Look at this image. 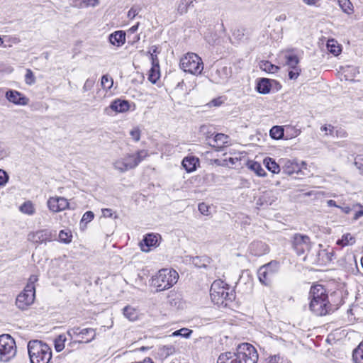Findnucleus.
<instances>
[{
  "label": "nucleus",
  "mask_w": 363,
  "mask_h": 363,
  "mask_svg": "<svg viewBox=\"0 0 363 363\" xmlns=\"http://www.w3.org/2000/svg\"><path fill=\"white\" fill-rule=\"evenodd\" d=\"M308 298L310 299L309 309L315 315H325L334 310L328 300L326 289L322 285L312 286Z\"/></svg>",
  "instance_id": "nucleus-1"
},
{
  "label": "nucleus",
  "mask_w": 363,
  "mask_h": 363,
  "mask_svg": "<svg viewBox=\"0 0 363 363\" xmlns=\"http://www.w3.org/2000/svg\"><path fill=\"white\" fill-rule=\"evenodd\" d=\"M67 336L69 337V342L67 344L68 348H70L69 352L74 349L78 345L87 344L92 342L96 336L95 329L74 326L69 328L67 331Z\"/></svg>",
  "instance_id": "nucleus-2"
},
{
  "label": "nucleus",
  "mask_w": 363,
  "mask_h": 363,
  "mask_svg": "<svg viewBox=\"0 0 363 363\" xmlns=\"http://www.w3.org/2000/svg\"><path fill=\"white\" fill-rule=\"evenodd\" d=\"M28 351L31 363H50L51 360V348L41 340H30Z\"/></svg>",
  "instance_id": "nucleus-3"
},
{
  "label": "nucleus",
  "mask_w": 363,
  "mask_h": 363,
  "mask_svg": "<svg viewBox=\"0 0 363 363\" xmlns=\"http://www.w3.org/2000/svg\"><path fill=\"white\" fill-rule=\"evenodd\" d=\"M179 279L178 273L172 269H162L152 276L150 286L156 289V292L167 290L173 286Z\"/></svg>",
  "instance_id": "nucleus-4"
},
{
  "label": "nucleus",
  "mask_w": 363,
  "mask_h": 363,
  "mask_svg": "<svg viewBox=\"0 0 363 363\" xmlns=\"http://www.w3.org/2000/svg\"><path fill=\"white\" fill-rule=\"evenodd\" d=\"M147 156V150H138L135 153L126 154L124 157L116 160L113 162V166L116 170L124 173L135 169Z\"/></svg>",
  "instance_id": "nucleus-5"
},
{
  "label": "nucleus",
  "mask_w": 363,
  "mask_h": 363,
  "mask_svg": "<svg viewBox=\"0 0 363 363\" xmlns=\"http://www.w3.org/2000/svg\"><path fill=\"white\" fill-rule=\"evenodd\" d=\"M180 67L192 74H201L203 69L201 58L195 53H187L180 60Z\"/></svg>",
  "instance_id": "nucleus-6"
},
{
  "label": "nucleus",
  "mask_w": 363,
  "mask_h": 363,
  "mask_svg": "<svg viewBox=\"0 0 363 363\" xmlns=\"http://www.w3.org/2000/svg\"><path fill=\"white\" fill-rule=\"evenodd\" d=\"M16 346L14 339L9 334L0 335V360L9 362L16 356Z\"/></svg>",
  "instance_id": "nucleus-7"
},
{
  "label": "nucleus",
  "mask_w": 363,
  "mask_h": 363,
  "mask_svg": "<svg viewBox=\"0 0 363 363\" xmlns=\"http://www.w3.org/2000/svg\"><path fill=\"white\" fill-rule=\"evenodd\" d=\"M279 269V263L272 261L261 266L257 271L259 281L265 286H270Z\"/></svg>",
  "instance_id": "nucleus-8"
},
{
  "label": "nucleus",
  "mask_w": 363,
  "mask_h": 363,
  "mask_svg": "<svg viewBox=\"0 0 363 363\" xmlns=\"http://www.w3.org/2000/svg\"><path fill=\"white\" fill-rule=\"evenodd\" d=\"M292 247L297 255H305L303 260H306L308 257L307 253L311 247V239L306 235L296 233L293 237Z\"/></svg>",
  "instance_id": "nucleus-9"
},
{
  "label": "nucleus",
  "mask_w": 363,
  "mask_h": 363,
  "mask_svg": "<svg viewBox=\"0 0 363 363\" xmlns=\"http://www.w3.org/2000/svg\"><path fill=\"white\" fill-rule=\"evenodd\" d=\"M35 297V289L30 285H26L24 290L16 297V306L18 308L26 310L34 302Z\"/></svg>",
  "instance_id": "nucleus-10"
},
{
  "label": "nucleus",
  "mask_w": 363,
  "mask_h": 363,
  "mask_svg": "<svg viewBox=\"0 0 363 363\" xmlns=\"http://www.w3.org/2000/svg\"><path fill=\"white\" fill-rule=\"evenodd\" d=\"M230 74V67L218 63L211 68V80L216 84H224L228 81Z\"/></svg>",
  "instance_id": "nucleus-11"
},
{
  "label": "nucleus",
  "mask_w": 363,
  "mask_h": 363,
  "mask_svg": "<svg viewBox=\"0 0 363 363\" xmlns=\"http://www.w3.org/2000/svg\"><path fill=\"white\" fill-rule=\"evenodd\" d=\"M322 247L321 244L318 245L319 249L316 251L315 256L312 258V261L319 265H326L333 260L334 251L330 247L321 249Z\"/></svg>",
  "instance_id": "nucleus-12"
},
{
  "label": "nucleus",
  "mask_w": 363,
  "mask_h": 363,
  "mask_svg": "<svg viewBox=\"0 0 363 363\" xmlns=\"http://www.w3.org/2000/svg\"><path fill=\"white\" fill-rule=\"evenodd\" d=\"M228 285L221 280H216L213 282L210 289V295L213 303H220L222 296L225 293Z\"/></svg>",
  "instance_id": "nucleus-13"
},
{
  "label": "nucleus",
  "mask_w": 363,
  "mask_h": 363,
  "mask_svg": "<svg viewBox=\"0 0 363 363\" xmlns=\"http://www.w3.org/2000/svg\"><path fill=\"white\" fill-rule=\"evenodd\" d=\"M47 204L48 208L53 213L62 211L69 208V202L64 197H50Z\"/></svg>",
  "instance_id": "nucleus-14"
},
{
  "label": "nucleus",
  "mask_w": 363,
  "mask_h": 363,
  "mask_svg": "<svg viewBox=\"0 0 363 363\" xmlns=\"http://www.w3.org/2000/svg\"><path fill=\"white\" fill-rule=\"evenodd\" d=\"M6 98L16 105L25 106L28 104L29 99L16 90H9L6 93Z\"/></svg>",
  "instance_id": "nucleus-15"
},
{
  "label": "nucleus",
  "mask_w": 363,
  "mask_h": 363,
  "mask_svg": "<svg viewBox=\"0 0 363 363\" xmlns=\"http://www.w3.org/2000/svg\"><path fill=\"white\" fill-rule=\"evenodd\" d=\"M284 65L289 68L298 67V64L300 62V57L295 49H289L283 52Z\"/></svg>",
  "instance_id": "nucleus-16"
},
{
  "label": "nucleus",
  "mask_w": 363,
  "mask_h": 363,
  "mask_svg": "<svg viewBox=\"0 0 363 363\" xmlns=\"http://www.w3.org/2000/svg\"><path fill=\"white\" fill-rule=\"evenodd\" d=\"M251 255L260 257L269 252V248L268 245L262 241H254L249 247Z\"/></svg>",
  "instance_id": "nucleus-17"
},
{
  "label": "nucleus",
  "mask_w": 363,
  "mask_h": 363,
  "mask_svg": "<svg viewBox=\"0 0 363 363\" xmlns=\"http://www.w3.org/2000/svg\"><path fill=\"white\" fill-rule=\"evenodd\" d=\"M277 200V196L272 191L262 192L256 201L257 206L265 207L272 205Z\"/></svg>",
  "instance_id": "nucleus-18"
},
{
  "label": "nucleus",
  "mask_w": 363,
  "mask_h": 363,
  "mask_svg": "<svg viewBox=\"0 0 363 363\" xmlns=\"http://www.w3.org/2000/svg\"><path fill=\"white\" fill-rule=\"evenodd\" d=\"M158 242V238L155 234L146 235L140 242L141 250L145 252L150 251L152 247H156Z\"/></svg>",
  "instance_id": "nucleus-19"
},
{
  "label": "nucleus",
  "mask_w": 363,
  "mask_h": 363,
  "mask_svg": "<svg viewBox=\"0 0 363 363\" xmlns=\"http://www.w3.org/2000/svg\"><path fill=\"white\" fill-rule=\"evenodd\" d=\"M280 164L282 166L284 173L288 175H291L300 171L298 164L294 160H291L289 159H281Z\"/></svg>",
  "instance_id": "nucleus-20"
},
{
  "label": "nucleus",
  "mask_w": 363,
  "mask_h": 363,
  "mask_svg": "<svg viewBox=\"0 0 363 363\" xmlns=\"http://www.w3.org/2000/svg\"><path fill=\"white\" fill-rule=\"evenodd\" d=\"M109 42L117 47H120L125 43V33L123 30H118L109 35Z\"/></svg>",
  "instance_id": "nucleus-21"
},
{
  "label": "nucleus",
  "mask_w": 363,
  "mask_h": 363,
  "mask_svg": "<svg viewBox=\"0 0 363 363\" xmlns=\"http://www.w3.org/2000/svg\"><path fill=\"white\" fill-rule=\"evenodd\" d=\"M130 108L129 104L125 100H114L109 106V108L116 113H123L127 111Z\"/></svg>",
  "instance_id": "nucleus-22"
},
{
  "label": "nucleus",
  "mask_w": 363,
  "mask_h": 363,
  "mask_svg": "<svg viewBox=\"0 0 363 363\" xmlns=\"http://www.w3.org/2000/svg\"><path fill=\"white\" fill-rule=\"evenodd\" d=\"M198 163L199 159L193 156L186 157L182 160V166L187 172H191L196 170Z\"/></svg>",
  "instance_id": "nucleus-23"
},
{
  "label": "nucleus",
  "mask_w": 363,
  "mask_h": 363,
  "mask_svg": "<svg viewBox=\"0 0 363 363\" xmlns=\"http://www.w3.org/2000/svg\"><path fill=\"white\" fill-rule=\"evenodd\" d=\"M271 88L272 85L270 83V80L267 78L260 79L256 86L257 91L262 94L269 93Z\"/></svg>",
  "instance_id": "nucleus-24"
},
{
  "label": "nucleus",
  "mask_w": 363,
  "mask_h": 363,
  "mask_svg": "<svg viewBox=\"0 0 363 363\" xmlns=\"http://www.w3.org/2000/svg\"><path fill=\"white\" fill-rule=\"evenodd\" d=\"M217 363H240V362L237 361L234 353L226 352L219 355Z\"/></svg>",
  "instance_id": "nucleus-25"
},
{
  "label": "nucleus",
  "mask_w": 363,
  "mask_h": 363,
  "mask_svg": "<svg viewBox=\"0 0 363 363\" xmlns=\"http://www.w3.org/2000/svg\"><path fill=\"white\" fill-rule=\"evenodd\" d=\"M228 136L223 134V133H217L213 139V143H211V145L217 147V148H221L224 144L228 143Z\"/></svg>",
  "instance_id": "nucleus-26"
},
{
  "label": "nucleus",
  "mask_w": 363,
  "mask_h": 363,
  "mask_svg": "<svg viewBox=\"0 0 363 363\" xmlns=\"http://www.w3.org/2000/svg\"><path fill=\"white\" fill-rule=\"evenodd\" d=\"M67 334H60L57 335L55 340V349L57 352L62 351L65 347V342L67 341Z\"/></svg>",
  "instance_id": "nucleus-27"
},
{
  "label": "nucleus",
  "mask_w": 363,
  "mask_h": 363,
  "mask_svg": "<svg viewBox=\"0 0 363 363\" xmlns=\"http://www.w3.org/2000/svg\"><path fill=\"white\" fill-rule=\"evenodd\" d=\"M264 164L266 168L274 174L280 172V164H277L274 160L267 157L264 160Z\"/></svg>",
  "instance_id": "nucleus-28"
},
{
  "label": "nucleus",
  "mask_w": 363,
  "mask_h": 363,
  "mask_svg": "<svg viewBox=\"0 0 363 363\" xmlns=\"http://www.w3.org/2000/svg\"><path fill=\"white\" fill-rule=\"evenodd\" d=\"M355 238L350 233L344 234L342 238L337 240V245L342 247L352 245L355 242Z\"/></svg>",
  "instance_id": "nucleus-29"
},
{
  "label": "nucleus",
  "mask_w": 363,
  "mask_h": 363,
  "mask_svg": "<svg viewBox=\"0 0 363 363\" xmlns=\"http://www.w3.org/2000/svg\"><path fill=\"white\" fill-rule=\"evenodd\" d=\"M229 287L225 289V293L222 296L221 300L220 301V303H214L215 304L218 305V306H228V301H232L235 298V294L233 293V290L230 291Z\"/></svg>",
  "instance_id": "nucleus-30"
},
{
  "label": "nucleus",
  "mask_w": 363,
  "mask_h": 363,
  "mask_svg": "<svg viewBox=\"0 0 363 363\" xmlns=\"http://www.w3.org/2000/svg\"><path fill=\"white\" fill-rule=\"evenodd\" d=\"M247 167L256 173L259 177H264L266 175V172L264 169L262 167L261 164L255 161H249L247 163Z\"/></svg>",
  "instance_id": "nucleus-31"
},
{
  "label": "nucleus",
  "mask_w": 363,
  "mask_h": 363,
  "mask_svg": "<svg viewBox=\"0 0 363 363\" xmlns=\"http://www.w3.org/2000/svg\"><path fill=\"white\" fill-rule=\"evenodd\" d=\"M211 262V258L207 256L195 257L192 258V263L199 268L206 267Z\"/></svg>",
  "instance_id": "nucleus-32"
},
{
  "label": "nucleus",
  "mask_w": 363,
  "mask_h": 363,
  "mask_svg": "<svg viewBox=\"0 0 363 363\" xmlns=\"http://www.w3.org/2000/svg\"><path fill=\"white\" fill-rule=\"evenodd\" d=\"M123 313L124 316L130 321L137 320L138 317V312L137 310L130 306H125L123 310Z\"/></svg>",
  "instance_id": "nucleus-33"
},
{
  "label": "nucleus",
  "mask_w": 363,
  "mask_h": 363,
  "mask_svg": "<svg viewBox=\"0 0 363 363\" xmlns=\"http://www.w3.org/2000/svg\"><path fill=\"white\" fill-rule=\"evenodd\" d=\"M327 48L328 51L335 56L338 55L342 50L340 46L337 45V42L333 39L328 40Z\"/></svg>",
  "instance_id": "nucleus-34"
},
{
  "label": "nucleus",
  "mask_w": 363,
  "mask_h": 363,
  "mask_svg": "<svg viewBox=\"0 0 363 363\" xmlns=\"http://www.w3.org/2000/svg\"><path fill=\"white\" fill-rule=\"evenodd\" d=\"M343 12L352 14L354 11L353 5L350 0H337Z\"/></svg>",
  "instance_id": "nucleus-35"
},
{
  "label": "nucleus",
  "mask_w": 363,
  "mask_h": 363,
  "mask_svg": "<svg viewBox=\"0 0 363 363\" xmlns=\"http://www.w3.org/2000/svg\"><path fill=\"white\" fill-rule=\"evenodd\" d=\"M352 358L355 363H363V342L353 351Z\"/></svg>",
  "instance_id": "nucleus-36"
},
{
  "label": "nucleus",
  "mask_w": 363,
  "mask_h": 363,
  "mask_svg": "<svg viewBox=\"0 0 363 363\" xmlns=\"http://www.w3.org/2000/svg\"><path fill=\"white\" fill-rule=\"evenodd\" d=\"M284 130L281 126L275 125L273 126L270 131V136L275 140L281 139L284 138Z\"/></svg>",
  "instance_id": "nucleus-37"
},
{
  "label": "nucleus",
  "mask_w": 363,
  "mask_h": 363,
  "mask_svg": "<svg viewBox=\"0 0 363 363\" xmlns=\"http://www.w3.org/2000/svg\"><path fill=\"white\" fill-rule=\"evenodd\" d=\"M260 68L262 70L269 73H275L279 69V67L278 66L272 64L269 61L261 62Z\"/></svg>",
  "instance_id": "nucleus-38"
},
{
  "label": "nucleus",
  "mask_w": 363,
  "mask_h": 363,
  "mask_svg": "<svg viewBox=\"0 0 363 363\" xmlns=\"http://www.w3.org/2000/svg\"><path fill=\"white\" fill-rule=\"evenodd\" d=\"M20 211L28 215H33L35 213V208L31 201H26L20 206Z\"/></svg>",
  "instance_id": "nucleus-39"
},
{
  "label": "nucleus",
  "mask_w": 363,
  "mask_h": 363,
  "mask_svg": "<svg viewBox=\"0 0 363 363\" xmlns=\"http://www.w3.org/2000/svg\"><path fill=\"white\" fill-rule=\"evenodd\" d=\"M193 333V331L189 328H181L179 330H177L176 331H174L173 333H172V336H182L183 337H185V338H189L191 333Z\"/></svg>",
  "instance_id": "nucleus-40"
},
{
  "label": "nucleus",
  "mask_w": 363,
  "mask_h": 363,
  "mask_svg": "<svg viewBox=\"0 0 363 363\" xmlns=\"http://www.w3.org/2000/svg\"><path fill=\"white\" fill-rule=\"evenodd\" d=\"M101 84L104 89H110L113 86V81L112 78L108 77V75L105 74L101 77Z\"/></svg>",
  "instance_id": "nucleus-41"
},
{
  "label": "nucleus",
  "mask_w": 363,
  "mask_h": 363,
  "mask_svg": "<svg viewBox=\"0 0 363 363\" xmlns=\"http://www.w3.org/2000/svg\"><path fill=\"white\" fill-rule=\"evenodd\" d=\"M352 213L354 214L353 220H358L363 216V206L359 204L353 205Z\"/></svg>",
  "instance_id": "nucleus-42"
},
{
  "label": "nucleus",
  "mask_w": 363,
  "mask_h": 363,
  "mask_svg": "<svg viewBox=\"0 0 363 363\" xmlns=\"http://www.w3.org/2000/svg\"><path fill=\"white\" fill-rule=\"evenodd\" d=\"M190 6H191V4L187 0H181L178 5L177 11L180 14H183L187 12L188 8Z\"/></svg>",
  "instance_id": "nucleus-43"
},
{
  "label": "nucleus",
  "mask_w": 363,
  "mask_h": 363,
  "mask_svg": "<svg viewBox=\"0 0 363 363\" xmlns=\"http://www.w3.org/2000/svg\"><path fill=\"white\" fill-rule=\"evenodd\" d=\"M25 82L28 85H32L35 82V77L34 74L30 69L26 70V74L25 75Z\"/></svg>",
  "instance_id": "nucleus-44"
},
{
  "label": "nucleus",
  "mask_w": 363,
  "mask_h": 363,
  "mask_svg": "<svg viewBox=\"0 0 363 363\" xmlns=\"http://www.w3.org/2000/svg\"><path fill=\"white\" fill-rule=\"evenodd\" d=\"M267 363H283L284 357L279 354L271 355L266 359Z\"/></svg>",
  "instance_id": "nucleus-45"
},
{
  "label": "nucleus",
  "mask_w": 363,
  "mask_h": 363,
  "mask_svg": "<svg viewBox=\"0 0 363 363\" xmlns=\"http://www.w3.org/2000/svg\"><path fill=\"white\" fill-rule=\"evenodd\" d=\"M291 70L289 72V77L290 79H296L300 75L301 73V68L295 67V68H290Z\"/></svg>",
  "instance_id": "nucleus-46"
},
{
  "label": "nucleus",
  "mask_w": 363,
  "mask_h": 363,
  "mask_svg": "<svg viewBox=\"0 0 363 363\" xmlns=\"http://www.w3.org/2000/svg\"><path fill=\"white\" fill-rule=\"evenodd\" d=\"M72 235L69 233H66L64 230H61L59 233V238L61 241L69 243L71 242Z\"/></svg>",
  "instance_id": "nucleus-47"
},
{
  "label": "nucleus",
  "mask_w": 363,
  "mask_h": 363,
  "mask_svg": "<svg viewBox=\"0 0 363 363\" xmlns=\"http://www.w3.org/2000/svg\"><path fill=\"white\" fill-rule=\"evenodd\" d=\"M9 180V175L7 173L0 169V186H4Z\"/></svg>",
  "instance_id": "nucleus-48"
},
{
  "label": "nucleus",
  "mask_w": 363,
  "mask_h": 363,
  "mask_svg": "<svg viewBox=\"0 0 363 363\" xmlns=\"http://www.w3.org/2000/svg\"><path fill=\"white\" fill-rule=\"evenodd\" d=\"M130 135L134 141L138 142L140 138V131L138 128H134L130 132Z\"/></svg>",
  "instance_id": "nucleus-49"
},
{
  "label": "nucleus",
  "mask_w": 363,
  "mask_h": 363,
  "mask_svg": "<svg viewBox=\"0 0 363 363\" xmlns=\"http://www.w3.org/2000/svg\"><path fill=\"white\" fill-rule=\"evenodd\" d=\"M94 84V80L90 79H86L83 86V88H82L83 91L86 92V91H88L89 90H90L93 87Z\"/></svg>",
  "instance_id": "nucleus-50"
},
{
  "label": "nucleus",
  "mask_w": 363,
  "mask_h": 363,
  "mask_svg": "<svg viewBox=\"0 0 363 363\" xmlns=\"http://www.w3.org/2000/svg\"><path fill=\"white\" fill-rule=\"evenodd\" d=\"M322 131H325L326 135H333L334 127L332 125H323L320 128Z\"/></svg>",
  "instance_id": "nucleus-51"
},
{
  "label": "nucleus",
  "mask_w": 363,
  "mask_h": 363,
  "mask_svg": "<svg viewBox=\"0 0 363 363\" xmlns=\"http://www.w3.org/2000/svg\"><path fill=\"white\" fill-rule=\"evenodd\" d=\"M94 217V214L92 211H86L82 216V221L86 223L90 222Z\"/></svg>",
  "instance_id": "nucleus-52"
},
{
  "label": "nucleus",
  "mask_w": 363,
  "mask_h": 363,
  "mask_svg": "<svg viewBox=\"0 0 363 363\" xmlns=\"http://www.w3.org/2000/svg\"><path fill=\"white\" fill-rule=\"evenodd\" d=\"M155 67H152L151 69V73L149 75V80L152 82V83H156V81L159 78V74L157 72H155Z\"/></svg>",
  "instance_id": "nucleus-53"
},
{
  "label": "nucleus",
  "mask_w": 363,
  "mask_h": 363,
  "mask_svg": "<svg viewBox=\"0 0 363 363\" xmlns=\"http://www.w3.org/2000/svg\"><path fill=\"white\" fill-rule=\"evenodd\" d=\"M347 71H350L352 74V75L351 76V78H350L349 77L347 76V74H345L347 80H353V77H355L356 74L359 73L357 69L354 67H348L347 69L345 70V72H347Z\"/></svg>",
  "instance_id": "nucleus-54"
},
{
  "label": "nucleus",
  "mask_w": 363,
  "mask_h": 363,
  "mask_svg": "<svg viewBox=\"0 0 363 363\" xmlns=\"http://www.w3.org/2000/svg\"><path fill=\"white\" fill-rule=\"evenodd\" d=\"M209 207L204 203H201L199 204V211L203 215L208 214Z\"/></svg>",
  "instance_id": "nucleus-55"
},
{
  "label": "nucleus",
  "mask_w": 363,
  "mask_h": 363,
  "mask_svg": "<svg viewBox=\"0 0 363 363\" xmlns=\"http://www.w3.org/2000/svg\"><path fill=\"white\" fill-rule=\"evenodd\" d=\"M138 9L132 7L128 12V17L133 19L138 15Z\"/></svg>",
  "instance_id": "nucleus-56"
},
{
  "label": "nucleus",
  "mask_w": 363,
  "mask_h": 363,
  "mask_svg": "<svg viewBox=\"0 0 363 363\" xmlns=\"http://www.w3.org/2000/svg\"><path fill=\"white\" fill-rule=\"evenodd\" d=\"M38 277L36 275H31L28 279V282L26 285H30L33 288H35L34 284L38 281Z\"/></svg>",
  "instance_id": "nucleus-57"
},
{
  "label": "nucleus",
  "mask_w": 363,
  "mask_h": 363,
  "mask_svg": "<svg viewBox=\"0 0 363 363\" xmlns=\"http://www.w3.org/2000/svg\"><path fill=\"white\" fill-rule=\"evenodd\" d=\"M87 6H95L99 4V0H82Z\"/></svg>",
  "instance_id": "nucleus-58"
},
{
  "label": "nucleus",
  "mask_w": 363,
  "mask_h": 363,
  "mask_svg": "<svg viewBox=\"0 0 363 363\" xmlns=\"http://www.w3.org/2000/svg\"><path fill=\"white\" fill-rule=\"evenodd\" d=\"M160 52L159 48L156 45H153L150 48V50L148 51V53L150 54V56H155L157 55V53Z\"/></svg>",
  "instance_id": "nucleus-59"
},
{
  "label": "nucleus",
  "mask_w": 363,
  "mask_h": 363,
  "mask_svg": "<svg viewBox=\"0 0 363 363\" xmlns=\"http://www.w3.org/2000/svg\"><path fill=\"white\" fill-rule=\"evenodd\" d=\"M102 214L105 218H111L113 215L112 210L110 208H104L102 209Z\"/></svg>",
  "instance_id": "nucleus-60"
},
{
  "label": "nucleus",
  "mask_w": 363,
  "mask_h": 363,
  "mask_svg": "<svg viewBox=\"0 0 363 363\" xmlns=\"http://www.w3.org/2000/svg\"><path fill=\"white\" fill-rule=\"evenodd\" d=\"M339 208L342 210V212H344L346 214L352 213V211H353V206L352 207L348 206H342V207L339 206Z\"/></svg>",
  "instance_id": "nucleus-61"
},
{
  "label": "nucleus",
  "mask_w": 363,
  "mask_h": 363,
  "mask_svg": "<svg viewBox=\"0 0 363 363\" xmlns=\"http://www.w3.org/2000/svg\"><path fill=\"white\" fill-rule=\"evenodd\" d=\"M151 57V60H152V67H157L159 68V60H158V57L157 55H155V56H150Z\"/></svg>",
  "instance_id": "nucleus-62"
},
{
  "label": "nucleus",
  "mask_w": 363,
  "mask_h": 363,
  "mask_svg": "<svg viewBox=\"0 0 363 363\" xmlns=\"http://www.w3.org/2000/svg\"><path fill=\"white\" fill-rule=\"evenodd\" d=\"M320 0H303V1L308 6H317Z\"/></svg>",
  "instance_id": "nucleus-63"
},
{
  "label": "nucleus",
  "mask_w": 363,
  "mask_h": 363,
  "mask_svg": "<svg viewBox=\"0 0 363 363\" xmlns=\"http://www.w3.org/2000/svg\"><path fill=\"white\" fill-rule=\"evenodd\" d=\"M211 104H213L215 106H218L220 105L221 101H220V99L219 98L218 99H213L211 101Z\"/></svg>",
  "instance_id": "nucleus-64"
}]
</instances>
